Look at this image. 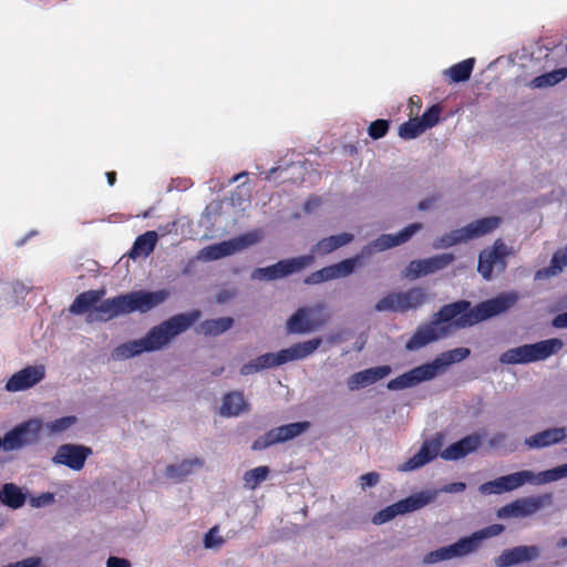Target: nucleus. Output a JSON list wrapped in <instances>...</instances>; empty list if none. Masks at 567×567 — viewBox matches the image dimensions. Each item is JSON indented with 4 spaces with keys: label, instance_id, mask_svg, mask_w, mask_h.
<instances>
[{
    "label": "nucleus",
    "instance_id": "nucleus-1",
    "mask_svg": "<svg viewBox=\"0 0 567 567\" xmlns=\"http://www.w3.org/2000/svg\"><path fill=\"white\" fill-rule=\"evenodd\" d=\"M519 298L518 292L508 291L484 300L474 307L467 300H457L444 305L433 315L429 323L416 328L413 336L406 341L405 349L409 351L419 350L447 334L449 329L440 327L441 323L452 321V326L456 329L473 327L507 311L516 305Z\"/></svg>",
    "mask_w": 567,
    "mask_h": 567
},
{
    "label": "nucleus",
    "instance_id": "nucleus-2",
    "mask_svg": "<svg viewBox=\"0 0 567 567\" xmlns=\"http://www.w3.org/2000/svg\"><path fill=\"white\" fill-rule=\"evenodd\" d=\"M104 295L105 289L103 288L81 292L75 297L69 310L73 315H83L91 311L89 313L90 320L106 322L134 311L147 312L162 303L167 297V293L163 290H138L101 301Z\"/></svg>",
    "mask_w": 567,
    "mask_h": 567
},
{
    "label": "nucleus",
    "instance_id": "nucleus-3",
    "mask_svg": "<svg viewBox=\"0 0 567 567\" xmlns=\"http://www.w3.org/2000/svg\"><path fill=\"white\" fill-rule=\"evenodd\" d=\"M199 317V310L175 315L161 324L153 327L144 338L117 346L113 350L112 357L115 360H125L143 352L158 350L166 346L174 337L186 331Z\"/></svg>",
    "mask_w": 567,
    "mask_h": 567
},
{
    "label": "nucleus",
    "instance_id": "nucleus-4",
    "mask_svg": "<svg viewBox=\"0 0 567 567\" xmlns=\"http://www.w3.org/2000/svg\"><path fill=\"white\" fill-rule=\"evenodd\" d=\"M422 228L421 223H413L404 227L398 234H383L361 249L354 257L343 259L337 264L327 266L330 280L344 278L351 275L363 258H368L375 251H383L406 243Z\"/></svg>",
    "mask_w": 567,
    "mask_h": 567
},
{
    "label": "nucleus",
    "instance_id": "nucleus-5",
    "mask_svg": "<svg viewBox=\"0 0 567 567\" xmlns=\"http://www.w3.org/2000/svg\"><path fill=\"white\" fill-rule=\"evenodd\" d=\"M422 228L421 223H413L404 227L398 234H383L361 249L354 257L343 259L337 264L327 266L330 280L344 278L351 275L363 258H368L375 251H383L406 243Z\"/></svg>",
    "mask_w": 567,
    "mask_h": 567
},
{
    "label": "nucleus",
    "instance_id": "nucleus-6",
    "mask_svg": "<svg viewBox=\"0 0 567 567\" xmlns=\"http://www.w3.org/2000/svg\"><path fill=\"white\" fill-rule=\"evenodd\" d=\"M505 527L502 524H493L483 529H480L472 534L470 537L461 538L458 542L441 547L436 550L429 553L424 561L427 564H434L437 561L451 559L454 557L465 556L473 553L478 547L481 540L497 536L504 532Z\"/></svg>",
    "mask_w": 567,
    "mask_h": 567
},
{
    "label": "nucleus",
    "instance_id": "nucleus-7",
    "mask_svg": "<svg viewBox=\"0 0 567 567\" xmlns=\"http://www.w3.org/2000/svg\"><path fill=\"white\" fill-rule=\"evenodd\" d=\"M564 348V342L558 338L543 340L536 343L524 344L508 349L499 357L503 364H526L546 360Z\"/></svg>",
    "mask_w": 567,
    "mask_h": 567
},
{
    "label": "nucleus",
    "instance_id": "nucleus-8",
    "mask_svg": "<svg viewBox=\"0 0 567 567\" xmlns=\"http://www.w3.org/2000/svg\"><path fill=\"white\" fill-rule=\"evenodd\" d=\"M499 223L501 218L495 216L477 219L462 228L454 229L436 238L433 243V247L435 249L447 248L473 238L485 236L495 230L499 226Z\"/></svg>",
    "mask_w": 567,
    "mask_h": 567
},
{
    "label": "nucleus",
    "instance_id": "nucleus-9",
    "mask_svg": "<svg viewBox=\"0 0 567 567\" xmlns=\"http://www.w3.org/2000/svg\"><path fill=\"white\" fill-rule=\"evenodd\" d=\"M427 301V295L421 287H413L405 291L389 292L374 306L375 311L408 312L422 307Z\"/></svg>",
    "mask_w": 567,
    "mask_h": 567
},
{
    "label": "nucleus",
    "instance_id": "nucleus-10",
    "mask_svg": "<svg viewBox=\"0 0 567 567\" xmlns=\"http://www.w3.org/2000/svg\"><path fill=\"white\" fill-rule=\"evenodd\" d=\"M321 344L320 338L308 341L298 342L287 349H282L277 353H265L256 358L258 367L261 370L279 367L289 361L301 360L312 354Z\"/></svg>",
    "mask_w": 567,
    "mask_h": 567
},
{
    "label": "nucleus",
    "instance_id": "nucleus-11",
    "mask_svg": "<svg viewBox=\"0 0 567 567\" xmlns=\"http://www.w3.org/2000/svg\"><path fill=\"white\" fill-rule=\"evenodd\" d=\"M553 501L551 493L520 497L498 508L496 515L503 519L528 517L553 505Z\"/></svg>",
    "mask_w": 567,
    "mask_h": 567
},
{
    "label": "nucleus",
    "instance_id": "nucleus-12",
    "mask_svg": "<svg viewBox=\"0 0 567 567\" xmlns=\"http://www.w3.org/2000/svg\"><path fill=\"white\" fill-rule=\"evenodd\" d=\"M324 309L322 303L299 308L287 321L288 332L302 334L319 329L329 320V315Z\"/></svg>",
    "mask_w": 567,
    "mask_h": 567
},
{
    "label": "nucleus",
    "instance_id": "nucleus-13",
    "mask_svg": "<svg viewBox=\"0 0 567 567\" xmlns=\"http://www.w3.org/2000/svg\"><path fill=\"white\" fill-rule=\"evenodd\" d=\"M42 430V422L38 419L24 421L7 432L0 439V449L13 451L38 441Z\"/></svg>",
    "mask_w": 567,
    "mask_h": 567
},
{
    "label": "nucleus",
    "instance_id": "nucleus-14",
    "mask_svg": "<svg viewBox=\"0 0 567 567\" xmlns=\"http://www.w3.org/2000/svg\"><path fill=\"white\" fill-rule=\"evenodd\" d=\"M309 422L302 421L274 427L264 435L257 437L252 442L251 449L254 451H262L271 445L285 443L302 434L309 429Z\"/></svg>",
    "mask_w": 567,
    "mask_h": 567
},
{
    "label": "nucleus",
    "instance_id": "nucleus-15",
    "mask_svg": "<svg viewBox=\"0 0 567 567\" xmlns=\"http://www.w3.org/2000/svg\"><path fill=\"white\" fill-rule=\"evenodd\" d=\"M507 247L502 239H496L492 247L480 252L477 271L485 280L493 278L494 269L504 271L506 268Z\"/></svg>",
    "mask_w": 567,
    "mask_h": 567
},
{
    "label": "nucleus",
    "instance_id": "nucleus-16",
    "mask_svg": "<svg viewBox=\"0 0 567 567\" xmlns=\"http://www.w3.org/2000/svg\"><path fill=\"white\" fill-rule=\"evenodd\" d=\"M430 499L431 498L423 493L411 495L379 511L373 516L372 522L375 525L384 524L398 515L411 513L424 507L430 502Z\"/></svg>",
    "mask_w": 567,
    "mask_h": 567
},
{
    "label": "nucleus",
    "instance_id": "nucleus-17",
    "mask_svg": "<svg viewBox=\"0 0 567 567\" xmlns=\"http://www.w3.org/2000/svg\"><path fill=\"white\" fill-rule=\"evenodd\" d=\"M91 454V447L66 443L59 446L55 455L52 457V463L65 465L73 471H81Z\"/></svg>",
    "mask_w": 567,
    "mask_h": 567
},
{
    "label": "nucleus",
    "instance_id": "nucleus-18",
    "mask_svg": "<svg viewBox=\"0 0 567 567\" xmlns=\"http://www.w3.org/2000/svg\"><path fill=\"white\" fill-rule=\"evenodd\" d=\"M435 377L434 365L425 363L390 380L386 386L389 390H403L412 388L421 382L432 380Z\"/></svg>",
    "mask_w": 567,
    "mask_h": 567
},
{
    "label": "nucleus",
    "instance_id": "nucleus-19",
    "mask_svg": "<svg viewBox=\"0 0 567 567\" xmlns=\"http://www.w3.org/2000/svg\"><path fill=\"white\" fill-rule=\"evenodd\" d=\"M540 556V548L537 545H522L505 549L495 558L497 567H511L518 564L530 563Z\"/></svg>",
    "mask_w": 567,
    "mask_h": 567
},
{
    "label": "nucleus",
    "instance_id": "nucleus-20",
    "mask_svg": "<svg viewBox=\"0 0 567 567\" xmlns=\"http://www.w3.org/2000/svg\"><path fill=\"white\" fill-rule=\"evenodd\" d=\"M454 259L455 256L451 252L432 256L425 259H416L409 264L408 270L413 278H419L446 268Z\"/></svg>",
    "mask_w": 567,
    "mask_h": 567
},
{
    "label": "nucleus",
    "instance_id": "nucleus-21",
    "mask_svg": "<svg viewBox=\"0 0 567 567\" xmlns=\"http://www.w3.org/2000/svg\"><path fill=\"white\" fill-rule=\"evenodd\" d=\"M44 377L45 371L42 365H28L8 380L6 389L10 392L23 391L41 382Z\"/></svg>",
    "mask_w": 567,
    "mask_h": 567
},
{
    "label": "nucleus",
    "instance_id": "nucleus-22",
    "mask_svg": "<svg viewBox=\"0 0 567 567\" xmlns=\"http://www.w3.org/2000/svg\"><path fill=\"white\" fill-rule=\"evenodd\" d=\"M391 373L389 365L369 368L353 373L347 381L350 391L359 390L382 380Z\"/></svg>",
    "mask_w": 567,
    "mask_h": 567
},
{
    "label": "nucleus",
    "instance_id": "nucleus-23",
    "mask_svg": "<svg viewBox=\"0 0 567 567\" xmlns=\"http://www.w3.org/2000/svg\"><path fill=\"white\" fill-rule=\"evenodd\" d=\"M441 444L437 441H425L420 451L400 465L399 470L403 472L413 471L422 467L439 454Z\"/></svg>",
    "mask_w": 567,
    "mask_h": 567
},
{
    "label": "nucleus",
    "instance_id": "nucleus-24",
    "mask_svg": "<svg viewBox=\"0 0 567 567\" xmlns=\"http://www.w3.org/2000/svg\"><path fill=\"white\" fill-rule=\"evenodd\" d=\"M566 436L565 427H550L527 437L525 444L529 449H544L563 442Z\"/></svg>",
    "mask_w": 567,
    "mask_h": 567
},
{
    "label": "nucleus",
    "instance_id": "nucleus-25",
    "mask_svg": "<svg viewBox=\"0 0 567 567\" xmlns=\"http://www.w3.org/2000/svg\"><path fill=\"white\" fill-rule=\"evenodd\" d=\"M315 261L313 255H303L290 259L279 260L278 262L271 265L274 272L276 275V279H280L292 275L295 272H299Z\"/></svg>",
    "mask_w": 567,
    "mask_h": 567
},
{
    "label": "nucleus",
    "instance_id": "nucleus-26",
    "mask_svg": "<svg viewBox=\"0 0 567 567\" xmlns=\"http://www.w3.org/2000/svg\"><path fill=\"white\" fill-rule=\"evenodd\" d=\"M250 410L249 403L245 400L243 392L233 391L226 393L219 410L220 415L226 417L238 416Z\"/></svg>",
    "mask_w": 567,
    "mask_h": 567
},
{
    "label": "nucleus",
    "instance_id": "nucleus-27",
    "mask_svg": "<svg viewBox=\"0 0 567 567\" xmlns=\"http://www.w3.org/2000/svg\"><path fill=\"white\" fill-rule=\"evenodd\" d=\"M354 239V236L350 233H341L338 235L322 238L311 249L312 254H319L321 256L328 255L336 249L350 244Z\"/></svg>",
    "mask_w": 567,
    "mask_h": 567
},
{
    "label": "nucleus",
    "instance_id": "nucleus-28",
    "mask_svg": "<svg viewBox=\"0 0 567 567\" xmlns=\"http://www.w3.org/2000/svg\"><path fill=\"white\" fill-rule=\"evenodd\" d=\"M204 465L202 458L195 457L192 460H184L178 464H171L165 470V475L174 480L175 482H182L189 474L193 473L194 467H200Z\"/></svg>",
    "mask_w": 567,
    "mask_h": 567
},
{
    "label": "nucleus",
    "instance_id": "nucleus-29",
    "mask_svg": "<svg viewBox=\"0 0 567 567\" xmlns=\"http://www.w3.org/2000/svg\"><path fill=\"white\" fill-rule=\"evenodd\" d=\"M474 65L475 59L468 58L450 66L444 71V75L452 83L465 82L471 78Z\"/></svg>",
    "mask_w": 567,
    "mask_h": 567
},
{
    "label": "nucleus",
    "instance_id": "nucleus-30",
    "mask_svg": "<svg viewBox=\"0 0 567 567\" xmlns=\"http://www.w3.org/2000/svg\"><path fill=\"white\" fill-rule=\"evenodd\" d=\"M157 239V233L154 230H148L143 235H140L133 244V247L130 251V256L132 258L140 256H148L155 249Z\"/></svg>",
    "mask_w": 567,
    "mask_h": 567
},
{
    "label": "nucleus",
    "instance_id": "nucleus-31",
    "mask_svg": "<svg viewBox=\"0 0 567 567\" xmlns=\"http://www.w3.org/2000/svg\"><path fill=\"white\" fill-rule=\"evenodd\" d=\"M470 353L471 351L467 348H455L441 353L437 358L430 362V364L434 365L435 375H437L442 369L465 360Z\"/></svg>",
    "mask_w": 567,
    "mask_h": 567
},
{
    "label": "nucleus",
    "instance_id": "nucleus-32",
    "mask_svg": "<svg viewBox=\"0 0 567 567\" xmlns=\"http://www.w3.org/2000/svg\"><path fill=\"white\" fill-rule=\"evenodd\" d=\"M233 324L234 320L230 317L208 319L199 324L198 332L207 337H216L229 330Z\"/></svg>",
    "mask_w": 567,
    "mask_h": 567
},
{
    "label": "nucleus",
    "instance_id": "nucleus-33",
    "mask_svg": "<svg viewBox=\"0 0 567 567\" xmlns=\"http://www.w3.org/2000/svg\"><path fill=\"white\" fill-rule=\"evenodd\" d=\"M0 501L6 506L17 509L24 505L25 495L21 488L12 483H7L0 491Z\"/></svg>",
    "mask_w": 567,
    "mask_h": 567
},
{
    "label": "nucleus",
    "instance_id": "nucleus-34",
    "mask_svg": "<svg viewBox=\"0 0 567 567\" xmlns=\"http://www.w3.org/2000/svg\"><path fill=\"white\" fill-rule=\"evenodd\" d=\"M567 78V68H560L535 76L529 86L533 89H545L554 86Z\"/></svg>",
    "mask_w": 567,
    "mask_h": 567
},
{
    "label": "nucleus",
    "instance_id": "nucleus-35",
    "mask_svg": "<svg viewBox=\"0 0 567 567\" xmlns=\"http://www.w3.org/2000/svg\"><path fill=\"white\" fill-rule=\"evenodd\" d=\"M233 254H235V248L230 240L207 246L200 251L202 257L206 260H217Z\"/></svg>",
    "mask_w": 567,
    "mask_h": 567
},
{
    "label": "nucleus",
    "instance_id": "nucleus-36",
    "mask_svg": "<svg viewBox=\"0 0 567 567\" xmlns=\"http://www.w3.org/2000/svg\"><path fill=\"white\" fill-rule=\"evenodd\" d=\"M535 475L532 471H520L501 476L506 492H512L524 484L532 482Z\"/></svg>",
    "mask_w": 567,
    "mask_h": 567
},
{
    "label": "nucleus",
    "instance_id": "nucleus-37",
    "mask_svg": "<svg viewBox=\"0 0 567 567\" xmlns=\"http://www.w3.org/2000/svg\"><path fill=\"white\" fill-rule=\"evenodd\" d=\"M270 470L262 465L247 471L244 474L245 485L250 489H256L265 480H267Z\"/></svg>",
    "mask_w": 567,
    "mask_h": 567
},
{
    "label": "nucleus",
    "instance_id": "nucleus-38",
    "mask_svg": "<svg viewBox=\"0 0 567 567\" xmlns=\"http://www.w3.org/2000/svg\"><path fill=\"white\" fill-rule=\"evenodd\" d=\"M426 130L422 125V123L419 120V117H415V118H411V120H409V121H406V122H404L403 124L400 125V127H399V135L403 140H412V138L417 137L419 135H421Z\"/></svg>",
    "mask_w": 567,
    "mask_h": 567
},
{
    "label": "nucleus",
    "instance_id": "nucleus-39",
    "mask_svg": "<svg viewBox=\"0 0 567 567\" xmlns=\"http://www.w3.org/2000/svg\"><path fill=\"white\" fill-rule=\"evenodd\" d=\"M261 239V233L259 230L248 231L243 234L236 238L230 239L233 243V247L235 248V252L240 251L249 246H252L259 243Z\"/></svg>",
    "mask_w": 567,
    "mask_h": 567
},
{
    "label": "nucleus",
    "instance_id": "nucleus-40",
    "mask_svg": "<svg viewBox=\"0 0 567 567\" xmlns=\"http://www.w3.org/2000/svg\"><path fill=\"white\" fill-rule=\"evenodd\" d=\"M567 266V246L563 250L554 254L549 267L546 269L548 275L555 276Z\"/></svg>",
    "mask_w": 567,
    "mask_h": 567
},
{
    "label": "nucleus",
    "instance_id": "nucleus-41",
    "mask_svg": "<svg viewBox=\"0 0 567 567\" xmlns=\"http://www.w3.org/2000/svg\"><path fill=\"white\" fill-rule=\"evenodd\" d=\"M75 416L68 415L47 423V429L53 434L62 433L75 424Z\"/></svg>",
    "mask_w": 567,
    "mask_h": 567
},
{
    "label": "nucleus",
    "instance_id": "nucleus-42",
    "mask_svg": "<svg viewBox=\"0 0 567 567\" xmlns=\"http://www.w3.org/2000/svg\"><path fill=\"white\" fill-rule=\"evenodd\" d=\"M441 112V106L439 104H434L421 116V118H419L425 130L431 128L439 123Z\"/></svg>",
    "mask_w": 567,
    "mask_h": 567
},
{
    "label": "nucleus",
    "instance_id": "nucleus-43",
    "mask_svg": "<svg viewBox=\"0 0 567 567\" xmlns=\"http://www.w3.org/2000/svg\"><path fill=\"white\" fill-rule=\"evenodd\" d=\"M389 127L390 123L388 120H375L369 125V136L373 140H379L386 135Z\"/></svg>",
    "mask_w": 567,
    "mask_h": 567
},
{
    "label": "nucleus",
    "instance_id": "nucleus-44",
    "mask_svg": "<svg viewBox=\"0 0 567 567\" xmlns=\"http://www.w3.org/2000/svg\"><path fill=\"white\" fill-rule=\"evenodd\" d=\"M461 440L449 445L445 450L442 451L441 456L447 461H456L466 456Z\"/></svg>",
    "mask_w": 567,
    "mask_h": 567
},
{
    "label": "nucleus",
    "instance_id": "nucleus-45",
    "mask_svg": "<svg viewBox=\"0 0 567 567\" xmlns=\"http://www.w3.org/2000/svg\"><path fill=\"white\" fill-rule=\"evenodd\" d=\"M478 491L483 495L506 493V491L504 488V484H503V482L501 480V476L495 478V480H493V481L483 483L480 486Z\"/></svg>",
    "mask_w": 567,
    "mask_h": 567
},
{
    "label": "nucleus",
    "instance_id": "nucleus-46",
    "mask_svg": "<svg viewBox=\"0 0 567 567\" xmlns=\"http://www.w3.org/2000/svg\"><path fill=\"white\" fill-rule=\"evenodd\" d=\"M461 442L465 454L468 455L481 446L482 436L480 434H471L461 439Z\"/></svg>",
    "mask_w": 567,
    "mask_h": 567
},
{
    "label": "nucleus",
    "instance_id": "nucleus-47",
    "mask_svg": "<svg viewBox=\"0 0 567 567\" xmlns=\"http://www.w3.org/2000/svg\"><path fill=\"white\" fill-rule=\"evenodd\" d=\"M328 272L329 271H328L327 267H323L320 270H317V271L310 274L305 279V284H307V285H318V284H321V282L328 281V280H330V278L328 276L329 275Z\"/></svg>",
    "mask_w": 567,
    "mask_h": 567
},
{
    "label": "nucleus",
    "instance_id": "nucleus-48",
    "mask_svg": "<svg viewBox=\"0 0 567 567\" xmlns=\"http://www.w3.org/2000/svg\"><path fill=\"white\" fill-rule=\"evenodd\" d=\"M275 269H272L271 266H268V267H264V268H256L252 274H251V278L252 279H258V280H276V275L274 272Z\"/></svg>",
    "mask_w": 567,
    "mask_h": 567
},
{
    "label": "nucleus",
    "instance_id": "nucleus-49",
    "mask_svg": "<svg viewBox=\"0 0 567 567\" xmlns=\"http://www.w3.org/2000/svg\"><path fill=\"white\" fill-rule=\"evenodd\" d=\"M544 482H553L566 477L564 464L542 473Z\"/></svg>",
    "mask_w": 567,
    "mask_h": 567
},
{
    "label": "nucleus",
    "instance_id": "nucleus-50",
    "mask_svg": "<svg viewBox=\"0 0 567 567\" xmlns=\"http://www.w3.org/2000/svg\"><path fill=\"white\" fill-rule=\"evenodd\" d=\"M380 475L377 472H369L360 476V484L362 488L372 487L378 484Z\"/></svg>",
    "mask_w": 567,
    "mask_h": 567
},
{
    "label": "nucleus",
    "instance_id": "nucleus-51",
    "mask_svg": "<svg viewBox=\"0 0 567 567\" xmlns=\"http://www.w3.org/2000/svg\"><path fill=\"white\" fill-rule=\"evenodd\" d=\"M54 502V495L52 493H43L40 496L32 498V506L40 507Z\"/></svg>",
    "mask_w": 567,
    "mask_h": 567
},
{
    "label": "nucleus",
    "instance_id": "nucleus-52",
    "mask_svg": "<svg viewBox=\"0 0 567 567\" xmlns=\"http://www.w3.org/2000/svg\"><path fill=\"white\" fill-rule=\"evenodd\" d=\"M216 530V527L212 528L207 534H205L204 537V545L206 548H212L216 545H221L224 543L221 537H214V532Z\"/></svg>",
    "mask_w": 567,
    "mask_h": 567
},
{
    "label": "nucleus",
    "instance_id": "nucleus-53",
    "mask_svg": "<svg viewBox=\"0 0 567 567\" xmlns=\"http://www.w3.org/2000/svg\"><path fill=\"white\" fill-rule=\"evenodd\" d=\"M260 369L258 367V363H257V360L254 359L247 363H245L241 368H240V374L241 375H249V374H252V373H257L259 372Z\"/></svg>",
    "mask_w": 567,
    "mask_h": 567
},
{
    "label": "nucleus",
    "instance_id": "nucleus-54",
    "mask_svg": "<svg viewBox=\"0 0 567 567\" xmlns=\"http://www.w3.org/2000/svg\"><path fill=\"white\" fill-rule=\"evenodd\" d=\"M106 567H131V564L125 558L112 556L107 559Z\"/></svg>",
    "mask_w": 567,
    "mask_h": 567
},
{
    "label": "nucleus",
    "instance_id": "nucleus-55",
    "mask_svg": "<svg viewBox=\"0 0 567 567\" xmlns=\"http://www.w3.org/2000/svg\"><path fill=\"white\" fill-rule=\"evenodd\" d=\"M553 326L557 329H565L567 328V311L566 312H563V313H559L557 315L554 319H553Z\"/></svg>",
    "mask_w": 567,
    "mask_h": 567
},
{
    "label": "nucleus",
    "instance_id": "nucleus-56",
    "mask_svg": "<svg viewBox=\"0 0 567 567\" xmlns=\"http://www.w3.org/2000/svg\"><path fill=\"white\" fill-rule=\"evenodd\" d=\"M320 203L321 199L319 197H311L305 203L303 210L307 213L311 212L313 208L318 207Z\"/></svg>",
    "mask_w": 567,
    "mask_h": 567
},
{
    "label": "nucleus",
    "instance_id": "nucleus-57",
    "mask_svg": "<svg viewBox=\"0 0 567 567\" xmlns=\"http://www.w3.org/2000/svg\"><path fill=\"white\" fill-rule=\"evenodd\" d=\"M466 488V484L463 482H456L449 486V492H463Z\"/></svg>",
    "mask_w": 567,
    "mask_h": 567
},
{
    "label": "nucleus",
    "instance_id": "nucleus-58",
    "mask_svg": "<svg viewBox=\"0 0 567 567\" xmlns=\"http://www.w3.org/2000/svg\"><path fill=\"white\" fill-rule=\"evenodd\" d=\"M410 105H411V113H413V106H415L416 110L419 111L422 106L421 97H419V96L410 97Z\"/></svg>",
    "mask_w": 567,
    "mask_h": 567
},
{
    "label": "nucleus",
    "instance_id": "nucleus-59",
    "mask_svg": "<svg viewBox=\"0 0 567 567\" xmlns=\"http://www.w3.org/2000/svg\"><path fill=\"white\" fill-rule=\"evenodd\" d=\"M505 440V434L503 433H497L495 434L491 440H489V444L492 446H496L498 445L501 442H503Z\"/></svg>",
    "mask_w": 567,
    "mask_h": 567
},
{
    "label": "nucleus",
    "instance_id": "nucleus-60",
    "mask_svg": "<svg viewBox=\"0 0 567 567\" xmlns=\"http://www.w3.org/2000/svg\"><path fill=\"white\" fill-rule=\"evenodd\" d=\"M106 179L110 186H113L116 182V173L115 172H107L106 173Z\"/></svg>",
    "mask_w": 567,
    "mask_h": 567
},
{
    "label": "nucleus",
    "instance_id": "nucleus-61",
    "mask_svg": "<svg viewBox=\"0 0 567 567\" xmlns=\"http://www.w3.org/2000/svg\"><path fill=\"white\" fill-rule=\"evenodd\" d=\"M246 175V173H240V174H237L236 176L233 177V182H237L238 179H240L241 176Z\"/></svg>",
    "mask_w": 567,
    "mask_h": 567
},
{
    "label": "nucleus",
    "instance_id": "nucleus-62",
    "mask_svg": "<svg viewBox=\"0 0 567 567\" xmlns=\"http://www.w3.org/2000/svg\"><path fill=\"white\" fill-rule=\"evenodd\" d=\"M224 371V368L221 367L220 369H218L217 371L213 372L215 375H218L220 374L221 372Z\"/></svg>",
    "mask_w": 567,
    "mask_h": 567
},
{
    "label": "nucleus",
    "instance_id": "nucleus-63",
    "mask_svg": "<svg viewBox=\"0 0 567 567\" xmlns=\"http://www.w3.org/2000/svg\"><path fill=\"white\" fill-rule=\"evenodd\" d=\"M419 208H420V209H424V208H425V204H424L423 202H421V203L419 204Z\"/></svg>",
    "mask_w": 567,
    "mask_h": 567
},
{
    "label": "nucleus",
    "instance_id": "nucleus-64",
    "mask_svg": "<svg viewBox=\"0 0 567 567\" xmlns=\"http://www.w3.org/2000/svg\"><path fill=\"white\" fill-rule=\"evenodd\" d=\"M564 467H565V472H566V476H567V463L564 464Z\"/></svg>",
    "mask_w": 567,
    "mask_h": 567
}]
</instances>
